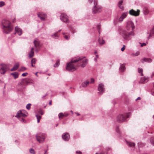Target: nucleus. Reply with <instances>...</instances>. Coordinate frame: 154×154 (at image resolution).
Instances as JSON below:
<instances>
[{"instance_id":"nucleus-1","label":"nucleus","mask_w":154,"mask_h":154,"mask_svg":"<svg viewBox=\"0 0 154 154\" xmlns=\"http://www.w3.org/2000/svg\"><path fill=\"white\" fill-rule=\"evenodd\" d=\"M85 58V57H74L72 59L70 62L67 63L66 67H75L77 63L78 66L85 67L88 62V60L84 59Z\"/></svg>"},{"instance_id":"nucleus-2","label":"nucleus","mask_w":154,"mask_h":154,"mask_svg":"<svg viewBox=\"0 0 154 154\" xmlns=\"http://www.w3.org/2000/svg\"><path fill=\"white\" fill-rule=\"evenodd\" d=\"M2 24L4 29V31L5 33L8 34L11 32L13 29L10 21L6 20H3Z\"/></svg>"},{"instance_id":"nucleus-3","label":"nucleus","mask_w":154,"mask_h":154,"mask_svg":"<svg viewBox=\"0 0 154 154\" xmlns=\"http://www.w3.org/2000/svg\"><path fill=\"white\" fill-rule=\"evenodd\" d=\"M120 35L124 40L128 41L131 39V36H134L135 34L134 31L128 32L125 30H123L121 31Z\"/></svg>"},{"instance_id":"nucleus-4","label":"nucleus","mask_w":154,"mask_h":154,"mask_svg":"<svg viewBox=\"0 0 154 154\" xmlns=\"http://www.w3.org/2000/svg\"><path fill=\"white\" fill-rule=\"evenodd\" d=\"M93 2H94V6L92 8V13L94 14H96L101 12L102 8L97 5V0H88V2L90 4H91Z\"/></svg>"},{"instance_id":"nucleus-5","label":"nucleus","mask_w":154,"mask_h":154,"mask_svg":"<svg viewBox=\"0 0 154 154\" xmlns=\"http://www.w3.org/2000/svg\"><path fill=\"white\" fill-rule=\"evenodd\" d=\"M131 115L130 112L126 113L124 115L119 114L117 117V121L119 122L127 121V119L129 118Z\"/></svg>"},{"instance_id":"nucleus-6","label":"nucleus","mask_w":154,"mask_h":154,"mask_svg":"<svg viewBox=\"0 0 154 154\" xmlns=\"http://www.w3.org/2000/svg\"><path fill=\"white\" fill-rule=\"evenodd\" d=\"M46 134L45 133H39L36 135V140L39 143H43L46 137Z\"/></svg>"},{"instance_id":"nucleus-7","label":"nucleus","mask_w":154,"mask_h":154,"mask_svg":"<svg viewBox=\"0 0 154 154\" xmlns=\"http://www.w3.org/2000/svg\"><path fill=\"white\" fill-rule=\"evenodd\" d=\"M126 28L128 31H129L131 28V29L132 31H133V30L135 28V26H134L133 23L132 21H130L127 22Z\"/></svg>"},{"instance_id":"nucleus-8","label":"nucleus","mask_w":154,"mask_h":154,"mask_svg":"<svg viewBox=\"0 0 154 154\" xmlns=\"http://www.w3.org/2000/svg\"><path fill=\"white\" fill-rule=\"evenodd\" d=\"M98 94H101L104 92V85L103 83L100 84L98 87Z\"/></svg>"},{"instance_id":"nucleus-9","label":"nucleus","mask_w":154,"mask_h":154,"mask_svg":"<svg viewBox=\"0 0 154 154\" xmlns=\"http://www.w3.org/2000/svg\"><path fill=\"white\" fill-rule=\"evenodd\" d=\"M60 20L63 22L68 23L69 21L67 16L65 14H62L60 16Z\"/></svg>"},{"instance_id":"nucleus-10","label":"nucleus","mask_w":154,"mask_h":154,"mask_svg":"<svg viewBox=\"0 0 154 154\" xmlns=\"http://www.w3.org/2000/svg\"><path fill=\"white\" fill-rule=\"evenodd\" d=\"M140 11V10L139 9H137L136 11L132 9L129 11V13L131 15L137 16L139 15Z\"/></svg>"},{"instance_id":"nucleus-11","label":"nucleus","mask_w":154,"mask_h":154,"mask_svg":"<svg viewBox=\"0 0 154 154\" xmlns=\"http://www.w3.org/2000/svg\"><path fill=\"white\" fill-rule=\"evenodd\" d=\"M62 138L65 141H68L69 139L70 136L68 133H65L62 134Z\"/></svg>"},{"instance_id":"nucleus-12","label":"nucleus","mask_w":154,"mask_h":154,"mask_svg":"<svg viewBox=\"0 0 154 154\" xmlns=\"http://www.w3.org/2000/svg\"><path fill=\"white\" fill-rule=\"evenodd\" d=\"M26 116H27L24 113H23L21 110H20L17 112L15 117L17 118H19L21 117H25Z\"/></svg>"},{"instance_id":"nucleus-13","label":"nucleus","mask_w":154,"mask_h":154,"mask_svg":"<svg viewBox=\"0 0 154 154\" xmlns=\"http://www.w3.org/2000/svg\"><path fill=\"white\" fill-rule=\"evenodd\" d=\"M128 13V12H127L123 13L119 18V22H122L123 19L127 17Z\"/></svg>"},{"instance_id":"nucleus-14","label":"nucleus","mask_w":154,"mask_h":154,"mask_svg":"<svg viewBox=\"0 0 154 154\" xmlns=\"http://www.w3.org/2000/svg\"><path fill=\"white\" fill-rule=\"evenodd\" d=\"M90 83V82L88 80H85L83 81L81 83L80 85V88L83 87L85 88L87 87L89 83Z\"/></svg>"},{"instance_id":"nucleus-15","label":"nucleus","mask_w":154,"mask_h":154,"mask_svg":"<svg viewBox=\"0 0 154 154\" xmlns=\"http://www.w3.org/2000/svg\"><path fill=\"white\" fill-rule=\"evenodd\" d=\"M15 33H17L19 35H21L22 32L21 29L19 28L18 26H16L15 28Z\"/></svg>"},{"instance_id":"nucleus-16","label":"nucleus","mask_w":154,"mask_h":154,"mask_svg":"<svg viewBox=\"0 0 154 154\" xmlns=\"http://www.w3.org/2000/svg\"><path fill=\"white\" fill-rule=\"evenodd\" d=\"M152 36H154V25L152 29L150 30V33L149 36L147 37L148 39H149Z\"/></svg>"},{"instance_id":"nucleus-17","label":"nucleus","mask_w":154,"mask_h":154,"mask_svg":"<svg viewBox=\"0 0 154 154\" xmlns=\"http://www.w3.org/2000/svg\"><path fill=\"white\" fill-rule=\"evenodd\" d=\"M145 62L147 63H150L152 62V60L150 58H144L142 59V62L143 63Z\"/></svg>"},{"instance_id":"nucleus-18","label":"nucleus","mask_w":154,"mask_h":154,"mask_svg":"<svg viewBox=\"0 0 154 154\" xmlns=\"http://www.w3.org/2000/svg\"><path fill=\"white\" fill-rule=\"evenodd\" d=\"M11 75H12L15 79H16L18 77L19 74L18 72H14L11 73Z\"/></svg>"},{"instance_id":"nucleus-19","label":"nucleus","mask_w":154,"mask_h":154,"mask_svg":"<svg viewBox=\"0 0 154 154\" xmlns=\"http://www.w3.org/2000/svg\"><path fill=\"white\" fill-rule=\"evenodd\" d=\"M127 145L129 147H133L135 145V144L134 143L131 142L129 141H126Z\"/></svg>"},{"instance_id":"nucleus-20","label":"nucleus","mask_w":154,"mask_h":154,"mask_svg":"<svg viewBox=\"0 0 154 154\" xmlns=\"http://www.w3.org/2000/svg\"><path fill=\"white\" fill-rule=\"evenodd\" d=\"M66 71L69 72L74 71L76 70V68H66Z\"/></svg>"},{"instance_id":"nucleus-21","label":"nucleus","mask_w":154,"mask_h":154,"mask_svg":"<svg viewBox=\"0 0 154 154\" xmlns=\"http://www.w3.org/2000/svg\"><path fill=\"white\" fill-rule=\"evenodd\" d=\"M10 66H11L10 65L8 64L4 63H1L0 64V67H6Z\"/></svg>"},{"instance_id":"nucleus-22","label":"nucleus","mask_w":154,"mask_h":154,"mask_svg":"<svg viewBox=\"0 0 154 154\" xmlns=\"http://www.w3.org/2000/svg\"><path fill=\"white\" fill-rule=\"evenodd\" d=\"M147 78H146V77H141L139 81V82L140 83H145V82H146V80H147Z\"/></svg>"},{"instance_id":"nucleus-23","label":"nucleus","mask_w":154,"mask_h":154,"mask_svg":"<svg viewBox=\"0 0 154 154\" xmlns=\"http://www.w3.org/2000/svg\"><path fill=\"white\" fill-rule=\"evenodd\" d=\"M123 2V0H121L119 1L118 3V7L121 9H123V7L121 6V5Z\"/></svg>"},{"instance_id":"nucleus-24","label":"nucleus","mask_w":154,"mask_h":154,"mask_svg":"<svg viewBox=\"0 0 154 154\" xmlns=\"http://www.w3.org/2000/svg\"><path fill=\"white\" fill-rule=\"evenodd\" d=\"M98 41L100 45H102L105 43V41L101 38H99Z\"/></svg>"},{"instance_id":"nucleus-25","label":"nucleus","mask_w":154,"mask_h":154,"mask_svg":"<svg viewBox=\"0 0 154 154\" xmlns=\"http://www.w3.org/2000/svg\"><path fill=\"white\" fill-rule=\"evenodd\" d=\"M7 68H0V72L2 74H4L6 71Z\"/></svg>"},{"instance_id":"nucleus-26","label":"nucleus","mask_w":154,"mask_h":154,"mask_svg":"<svg viewBox=\"0 0 154 154\" xmlns=\"http://www.w3.org/2000/svg\"><path fill=\"white\" fill-rule=\"evenodd\" d=\"M33 43L34 45L35 46L36 48H37L39 46V43L38 42L36 41L35 40H34L33 42Z\"/></svg>"},{"instance_id":"nucleus-27","label":"nucleus","mask_w":154,"mask_h":154,"mask_svg":"<svg viewBox=\"0 0 154 154\" xmlns=\"http://www.w3.org/2000/svg\"><path fill=\"white\" fill-rule=\"evenodd\" d=\"M36 61V59L35 58H33L31 61V66L32 67H34L35 66L34 65V64Z\"/></svg>"},{"instance_id":"nucleus-28","label":"nucleus","mask_w":154,"mask_h":154,"mask_svg":"<svg viewBox=\"0 0 154 154\" xmlns=\"http://www.w3.org/2000/svg\"><path fill=\"white\" fill-rule=\"evenodd\" d=\"M38 17L40 16H44L46 17V15L43 12H39L38 13Z\"/></svg>"},{"instance_id":"nucleus-29","label":"nucleus","mask_w":154,"mask_h":154,"mask_svg":"<svg viewBox=\"0 0 154 154\" xmlns=\"http://www.w3.org/2000/svg\"><path fill=\"white\" fill-rule=\"evenodd\" d=\"M138 71L139 73H140L141 76H143V69L142 68H138Z\"/></svg>"},{"instance_id":"nucleus-30","label":"nucleus","mask_w":154,"mask_h":154,"mask_svg":"<svg viewBox=\"0 0 154 154\" xmlns=\"http://www.w3.org/2000/svg\"><path fill=\"white\" fill-rule=\"evenodd\" d=\"M60 64V60H57L55 63L54 64V66L56 67L59 66Z\"/></svg>"},{"instance_id":"nucleus-31","label":"nucleus","mask_w":154,"mask_h":154,"mask_svg":"<svg viewBox=\"0 0 154 154\" xmlns=\"http://www.w3.org/2000/svg\"><path fill=\"white\" fill-rule=\"evenodd\" d=\"M51 36L52 37L56 39L57 38L59 37V35L57 34V33L51 35Z\"/></svg>"},{"instance_id":"nucleus-32","label":"nucleus","mask_w":154,"mask_h":154,"mask_svg":"<svg viewBox=\"0 0 154 154\" xmlns=\"http://www.w3.org/2000/svg\"><path fill=\"white\" fill-rule=\"evenodd\" d=\"M116 132L118 133V135L119 136H120L121 135L120 132L119 130V127L117 126L116 128Z\"/></svg>"},{"instance_id":"nucleus-33","label":"nucleus","mask_w":154,"mask_h":154,"mask_svg":"<svg viewBox=\"0 0 154 154\" xmlns=\"http://www.w3.org/2000/svg\"><path fill=\"white\" fill-rule=\"evenodd\" d=\"M36 116L37 120V122L38 123L39 122L41 118V116H40L38 115H36Z\"/></svg>"},{"instance_id":"nucleus-34","label":"nucleus","mask_w":154,"mask_h":154,"mask_svg":"<svg viewBox=\"0 0 154 154\" xmlns=\"http://www.w3.org/2000/svg\"><path fill=\"white\" fill-rule=\"evenodd\" d=\"M34 52L30 51V52L29 54V57L31 58L34 56Z\"/></svg>"},{"instance_id":"nucleus-35","label":"nucleus","mask_w":154,"mask_h":154,"mask_svg":"<svg viewBox=\"0 0 154 154\" xmlns=\"http://www.w3.org/2000/svg\"><path fill=\"white\" fill-rule=\"evenodd\" d=\"M42 21H44L45 20V18L47 17V16L46 17H44V16H40L38 17Z\"/></svg>"},{"instance_id":"nucleus-36","label":"nucleus","mask_w":154,"mask_h":154,"mask_svg":"<svg viewBox=\"0 0 154 154\" xmlns=\"http://www.w3.org/2000/svg\"><path fill=\"white\" fill-rule=\"evenodd\" d=\"M31 105V103H28L26 106V108L28 110H29L30 109V107Z\"/></svg>"},{"instance_id":"nucleus-37","label":"nucleus","mask_w":154,"mask_h":154,"mask_svg":"<svg viewBox=\"0 0 154 154\" xmlns=\"http://www.w3.org/2000/svg\"><path fill=\"white\" fill-rule=\"evenodd\" d=\"M29 152L31 154H35V152L33 149L32 148H31L29 150Z\"/></svg>"},{"instance_id":"nucleus-38","label":"nucleus","mask_w":154,"mask_h":154,"mask_svg":"<svg viewBox=\"0 0 154 154\" xmlns=\"http://www.w3.org/2000/svg\"><path fill=\"white\" fill-rule=\"evenodd\" d=\"M151 143L153 146H154V137L151 138L150 140Z\"/></svg>"},{"instance_id":"nucleus-39","label":"nucleus","mask_w":154,"mask_h":154,"mask_svg":"<svg viewBox=\"0 0 154 154\" xmlns=\"http://www.w3.org/2000/svg\"><path fill=\"white\" fill-rule=\"evenodd\" d=\"M5 5V2L3 1L0 2V7H2Z\"/></svg>"},{"instance_id":"nucleus-40","label":"nucleus","mask_w":154,"mask_h":154,"mask_svg":"<svg viewBox=\"0 0 154 154\" xmlns=\"http://www.w3.org/2000/svg\"><path fill=\"white\" fill-rule=\"evenodd\" d=\"M64 37L66 39H67V40H68L70 38V36L69 35H65L64 36Z\"/></svg>"},{"instance_id":"nucleus-41","label":"nucleus","mask_w":154,"mask_h":154,"mask_svg":"<svg viewBox=\"0 0 154 154\" xmlns=\"http://www.w3.org/2000/svg\"><path fill=\"white\" fill-rule=\"evenodd\" d=\"M19 66V64L17 62L15 63L13 67H18Z\"/></svg>"},{"instance_id":"nucleus-42","label":"nucleus","mask_w":154,"mask_h":154,"mask_svg":"<svg viewBox=\"0 0 154 154\" xmlns=\"http://www.w3.org/2000/svg\"><path fill=\"white\" fill-rule=\"evenodd\" d=\"M26 69V68H20L18 70L20 71H24Z\"/></svg>"},{"instance_id":"nucleus-43","label":"nucleus","mask_w":154,"mask_h":154,"mask_svg":"<svg viewBox=\"0 0 154 154\" xmlns=\"http://www.w3.org/2000/svg\"><path fill=\"white\" fill-rule=\"evenodd\" d=\"M64 115L62 112H60L58 114V116L59 118H60L61 117L64 116Z\"/></svg>"},{"instance_id":"nucleus-44","label":"nucleus","mask_w":154,"mask_h":154,"mask_svg":"<svg viewBox=\"0 0 154 154\" xmlns=\"http://www.w3.org/2000/svg\"><path fill=\"white\" fill-rule=\"evenodd\" d=\"M125 68H119V71L121 72H123L125 70Z\"/></svg>"},{"instance_id":"nucleus-45","label":"nucleus","mask_w":154,"mask_h":154,"mask_svg":"<svg viewBox=\"0 0 154 154\" xmlns=\"http://www.w3.org/2000/svg\"><path fill=\"white\" fill-rule=\"evenodd\" d=\"M153 88L151 90V92L152 94L154 96V83L153 84Z\"/></svg>"},{"instance_id":"nucleus-46","label":"nucleus","mask_w":154,"mask_h":154,"mask_svg":"<svg viewBox=\"0 0 154 154\" xmlns=\"http://www.w3.org/2000/svg\"><path fill=\"white\" fill-rule=\"evenodd\" d=\"M19 119L21 122H24V119L23 118L21 117H20L19 118H18Z\"/></svg>"},{"instance_id":"nucleus-47","label":"nucleus","mask_w":154,"mask_h":154,"mask_svg":"<svg viewBox=\"0 0 154 154\" xmlns=\"http://www.w3.org/2000/svg\"><path fill=\"white\" fill-rule=\"evenodd\" d=\"M139 52L138 51H137L133 55L135 56H138V55H139Z\"/></svg>"},{"instance_id":"nucleus-48","label":"nucleus","mask_w":154,"mask_h":154,"mask_svg":"<svg viewBox=\"0 0 154 154\" xmlns=\"http://www.w3.org/2000/svg\"><path fill=\"white\" fill-rule=\"evenodd\" d=\"M125 46L123 45V47L121 48V50L122 51H123L125 49Z\"/></svg>"},{"instance_id":"nucleus-49","label":"nucleus","mask_w":154,"mask_h":154,"mask_svg":"<svg viewBox=\"0 0 154 154\" xmlns=\"http://www.w3.org/2000/svg\"><path fill=\"white\" fill-rule=\"evenodd\" d=\"M24 82L25 83H26L27 84H29V82L27 80V79H23Z\"/></svg>"},{"instance_id":"nucleus-50","label":"nucleus","mask_w":154,"mask_h":154,"mask_svg":"<svg viewBox=\"0 0 154 154\" xmlns=\"http://www.w3.org/2000/svg\"><path fill=\"white\" fill-rule=\"evenodd\" d=\"M28 74V73L27 72H25V73H23V74H22V75L23 76H26L27 74Z\"/></svg>"},{"instance_id":"nucleus-51","label":"nucleus","mask_w":154,"mask_h":154,"mask_svg":"<svg viewBox=\"0 0 154 154\" xmlns=\"http://www.w3.org/2000/svg\"><path fill=\"white\" fill-rule=\"evenodd\" d=\"M91 82L90 83L91 84L93 83L94 82V80L93 78H91Z\"/></svg>"},{"instance_id":"nucleus-52","label":"nucleus","mask_w":154,"mask_h":154,"mask_svg":"<svg viewBox=\"0 0 154 154\" xmlns=\"http://www.w3.org/2000/svg\"><path fill=\"white\" fill-rule=\"evenodd\" d=\"M76 153L77 154H82V152L80 151H76Z\"/></svg>"},{"instance_id":"nucleus-53","label":"nucleus","mask_w":154,"mask_h":154,"mask_svg":"<svg viewBox=\"0 0 154 154\" xmlns=\"http://www.w3.org/2000/svg\"><path fill=\"white\" fill-rule=\"evenodd\" d=\"M95 154H99L97 153H96ZM99 154H107V153L106 152H101Z\"/></svg>"},{"instance_id":"nucleus-54","label":"nucleus","mask_w":154,"mask_h":154,"mask_svg":"<svg viewBox=\"0 0 154 154\" xmlns=\"http://www.w3.org/2000/svg\"><path fill=\"white\" fill-rule=\"evenodd\" d=\"M64 115V116H68L69 114L67 113H64V114H63Z\"/></svg>"},{"instance_id":"nucleus-55","label":"nucleus","mask_w":154,"mask_h":154,"mask_svg":"<svg viewBox=\"0 0 154 154\" xmlns=\"http://www.w3.org/2000/svg\"><path fill=\"white\" fill-rule=\"evenodd\" d=\"M146 45V44L145 43H143L141 45V47H143V45Z\"/></svg>"},{"instance_id":"nucleus-56","label":"nucleus","mask_w":154,"mask_h":154,"mask_svg":"<svg viewBox=\"0 0 154 154\" xmlns=\"http://www.w3.org/2000/svg\"><path fill=\"white\" fill-rule=\"evenodd\" d=\"M17 68H12V69H11V71L15 70H16V69H17Z\"/></svg>"},{"instance_id":"nucleus-57","label":"nucleus","mask_w":154,"mask_h":154,"mask_svg":"<svg viewBox=\"0 0 154 154\" xmlns=\"http://www.w3.org/2000/svg\"><path fill=\"white\" fill-rule=\"evenodd\" d=\"M47 94H45V95H44V96H42V99L43 100H44V98H45V97L46 95H47Z\"/></svg>"},{"instance_id":"nucleus-58","label":"nucleus","mask_w":154,"mask_h":154,"mask_svg":"<svg viewBox=\"0 0 154 154\" xmlns=\"http://www.w3.org/2000/svg\"><path fill=\"white\" fill-rule=\"evenodd\" d=\"M75 113L77 114V116H79L80 115V114L78 112H75Z\"/></svg>"},{"instance_id":"nucleus-59","label":"nucleus","mask_w":154,"mask_h":154,"mask_svg":"<svg viewBox=\"0 0 154 154\" xmlns=\"http://www.w3.org/2000/svg\"><path fill=\"white\" fill-rule=\"evenodd\" d=\"M140 97H137V98L136 100H140Z\"/></svg>"},{"instance_id":"nucleus-60","label":"nucleus","mask_w":154,"mask_h":154,"mask_svg":"<svg viewBox=\"0 0 154 154\" xmlns=\"http://www.w3.org/2000/svg\"><path fill=\"white\" fill-rule=\"evenodd\" d=\"M33 50H34V48H31V51L33 52Z\"/></svg>"},{"instance_id":"nucleus-61","label":"nucleus","mask_w":154,"mask_h":154,"mask_svg":"<svg viewBox=\"0 0 154 154\" xmlns=\"http://www.w3.org/2000/svg\"><path fill=\"white\" fill-rule=\"evenodd\" d=\"M47 150L46 151L44 154H48V152H47Z\"/></svg>"},{"instance_id":"nucleus-62","label":"nucleus","mask_w":154,"mask_h":154,"mask_svg":"<svg viewBox=\"0 0 154 154\" xmlns=\"http://www.w3.org/2000/svg\"><path fill=\"white\" fill-rule=\"evenodd\" d=\"M49 104L50 105H51V101H50V102H49Z\"/></svg>"},{"instance_id":"nucleus-63","label":"nucleus","mask_w":154,"mask_h":154,"mask_svg":"<svg viewBox=\"0 0 154 154\" xmlns=\"http://www.w3.org/2000/svg\"><path fill=\"white\" fill-rule=\"evenodd\" d=\"M94 60L95 62H97V58H95L94 59Z\"/></svg>"},{"instance_id":"nucleus-64","label":"nucleus","mask_w":154,"mask_h":154,"mask_svg":"<svg viewBox=\"0 0 154 154\" xmlns=\"http://www.w3.org/2000/svg\"><path fill=\"white\" fill-rule=\"evenodd\" d=\"M40 113L41 115H43L44 114L43 112H41Z\"/></svg>"}]
</instances>
